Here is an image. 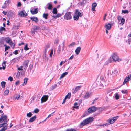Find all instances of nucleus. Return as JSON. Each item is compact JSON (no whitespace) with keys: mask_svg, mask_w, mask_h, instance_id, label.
Here are the masks:
<instances>
[{"mask_svg":"<svg viewBox=\"0 0 131 131\" xmlns=\"http://www.w3.org/2000/svg\"><path fill=\"white\" fill-rule=\"evenodd\" d=\"M7 116L4 115L2 116L0 118V128L2 127L7 126V125L5 122L7 120Z\"/></svg>","mask_w":131,"mask_h":131,"instance_id":"1","label":"nucleus"},{"mask_svg":"<svg viewBox=\"0 0 131 131\" xmlns=\"http://www.w3.org/2000/svg\"><path fill=\"white\" fill-rule=\"evenodd\" d=\"M94 119L93 117H89L84 120L80 124L81 126H83L90 123L92 122Z\"/></svg>","mask_w":131,"mask_h":131,"instance_id":"2","label":"nucleus"},{"mask_svg":"<svg viewBox=\"0 0 131 131\" xmlns=\"http://www.w3.org/2000/svg\"><path fill=\"white\" fill-rule=\"evenodd\" d=\"M82 16L81 14L78 10H76L75 14L74 15V20H78L79 17H81Z\"/></svg>","mask_w":131,"mask_h":131,"instance_id":"3","label":"nucleus"},{"mask_svg":"<svg viewBox=\"0 0 131 131\" xmlns=\"http://www.w3.org/2000/svg\"><path fill=\"white\" fill-rule=\"evenodd\" d=\"M111 56L114 62H119L121 61V60L119 58L116 53L113 54L111 55Z\"/></svg>","mask_w":131,"mask_h":131,"instance_id":"4","label":"nucleus"},{"mask_svg":"<svg viewBox=\"0 0 131 131\" xmlns=\"http://www.w3.org/2000/svg\"><path fill=\"white\" fill-rule=\"evenodd\" d=\"M118 116H117L111 118H109L107 121L109 124H113L118 118Z\"/></svg>","mask_w":131,"mask_h":131,"instance_id":"5","label":"nucleus"},{"mask_svg":"<svg viewBox=\"0 0 131 131\" xmlns=\"http://www.w3.org/2000/svg\"><path fill=\"white\" fill-rule=\"evenodd\" d=\"M44 53H47L50 50L49 44H48L46 45L44 47Z\"/></svg>","mask_w":131,"mask_h":131,"instance_id":"6","label":"nucleus"},{"mask_svg":"<svg viewBox=\"0 0 131 131\" xmlns=\"http://www.w3.org/2000/svg\"><path fill=\"white\" fill-rule=\"evenodd\" d=\"M71 18V14L70 12H67L64 16V18L66 20L70 19Z\"/></svg>","mask_w":131,"mask_h":131,"instance_id":"7","label":"nucleus"},{"mask_svg":"<svg viewBox=\"0 0 131 131\" xmlns=\"http://www.w3.org/2000/svg\"><path fill=\"white\" fill-rule=\"evenodd\" d=\"M18 15L21 17H25L27 15L26 13L24 10L19 12L18 13Z\"/></svg>","mask_w":131,"mask_h":131,"instance_id":"8","label":"nucleus"},{"mask_svg":"<svg viewBox=\"0 0 131 131\" xmlns=\"http://www.w3.org/2000/svg\"><path fill=\"white\" fill-rule=\"evenodd\" d=\"M40 29V28L38 26H34L33 28L31 30V32L33 34H35V31H39Z\"/></svg>","mask_w":131,"mask_h":131,"instance_id":"9","label":"nucleus"},{"mask_svg":"<svg viewBox=\"0 0 131 131\" xmlns=\"http://www.w3.org/2000/svg\"><path fill=\"white\" fill-rule=\"evenodd\" d=\"M96 108L94 106L90 107L88 110V112L89 113L94 112L96 110Z\"/></svg>","mask_w":131,"mask_h":131,"instance_id":"10","label":"nucleus"},{"mask_svg":"<svg viewBox=\"0 0 131 131\" xmlns=\"http://www.w3.org/2000/svg\"><path fill=\"white\" fill-rule=\"evenodd\" d=\"M49 97L48 95H45L43 96L41 98V103H43L47 100Z\"/></svg>","mask_w":131,"mask_h":131,"instance_id":"11","label":"nucleus"},{"mask_svg":"<svg viewBox=\"0 0 131 131\" xmlns=\"http://www.w3.org/2000/svg\"><path fill=\"white\" fill-rule=\"evenodd\" d=\"M131 79V74L128 75V77H126L124 80L123 82V85H124L126 83L129 81Z\"/></svg>","mask_w":131,"mask_h":131,"instance_id":"12","label":"nucleus"},{"mask_svg":"<svg viewBox=\"0 0 131 131\" xmlns=\"http://www.w3.org/2000/svg\"><path fill=\"white\" fill-rule=\"evenodd\" d=\"M100 83L102 86H106V82L105 79L103 77L101 78Z\"/></svg>","mask_w":131,"mask_h":131,"instance_id":"13","label":"nucleus"},{"mask_svg":"<svg viewBox=\"0 0 131 131\" xmlns=\"http://www.w3.org/2000/svg\"><path fill=\"white\" fill-rule=\"evenodd\" d=\"M29 62L28 60H25L23 63V66L24 67L26 68L28 66V65Z\"/></svg>","mask_w":131,"mask_h":131,"instance_id":"14","label":"nucleus"},{"mask_svg":"<svg viewBox=\"0 0 131 131\" xmlns=\"http://www.w3.org/2000/svg\"><path fill=\"white\" fill-rule=\"evenodd\" d=\"M38 8H36L34 9L31 10L30 12L32 14H37L38 12Z\"/></svg>","mask_w":131,"mask_h":131,"instance_id":"15","label":"nucleus"},{"mask_svg":"<svg viewBox=\"0 0 131 131\" xmlns=\"http://www.w3.org/2000/svg\"><path fill=\"white\" fill-rule=\"evenodd\" d=\"M112 25L110 23L105 25V27L106 28V29H108V30H110L111 28Z\"/></svg>","mask_w":131,"mask_h":131,"instance_id":"16","label":"nucleus"},{"mask_svg":"<svg viewBox=\"0 0 131 131\" xmlns=\"http://www.w3.org/2000/svg\"><path fill=\"white\" fill-rule=\"evenodd\" d=\"M8 3L9 2L8 0L6 1L4 4L3 6H2V8L4 9L8 5Z\"/></svg>","mask_w":131,"mask_h":131,"instance_id":"17","label":"nucleus"},{"mask_svg":"<svg viewBox=\"0 0 131 131\" xmlns=\"http://www.w3.org/2000/svg\"><path fill=\"white\" fill-rule=\"evenodd\" d=\"M81 48L80 47H78L75 50V52L77 55H78L80 51Z\"/></svg>","mask_w":131,"mask_h":131,"instance_id":"18","label":"nucleus"},{"mask_svg":"<svg viewBox=\"0 0 131 131\" xmlns=\"http://www.w3.org/2000/svg\"><path fill=\"white\" fill-rule=\"evenodd\" d=\"M36 118V115L34 116L30 119L29 120V122H33L35 120Z\"/></svg>","mask_w":131,"mask_h":131,"instance_id":"19","label":"nucleus"},{"mask_svg":"<svg viewBox=\"0 0 131 131\" xmlns=\"http://www.w3.org/2000/svg\"><path fill=\"white\" fill-rule=\"evenodd\" d=\"M97 4L96 3H93L92 6V10L94 11L95 10V8L97 6Z\"/></svg>","mask_w":131,"mask_h":131,"instance_id":"20","label":"nucleus"},{"mask_svg":"<svg viewBox=\"0 0 131 131\" xmlns=\"http://www.w3.org/2000/svg\"><path fill=\"white\" fill-rule=\"evenodd\" d=\"M30 19L36 22H37L38 21V19L36 17H30Z\"/></svg>","mask_w":131,"mask_h":131,"instance_id":"21","label":"nucleus"},{"mask_svg":"<svg viewBox=\"0 0 131 131\" xmlns=\"http://www.w3.org/2000/svg\"><path fill=\"white\" fill-rule=\"evenodd\" d=\"M80 103L79 104L77 102L75 103L74 104V106H73V108L77 109H78L80 105Z\"/></svg>","mask_w":131,"mask_h":131,"instance_id":"22","label":"nucleus"},{"mask_svg":"<svg viewBox=\"0 0 131 131\" xmlns=\"http://www.w3.org/2000/svg\"><path fill=\"white\" fill-rule=\"evenodd\" d=\"M19 58V57L13 59L12 60L11 62H13L14 63H15L16 62H18Z\"/></svg>","mask_w":131,"mask_h":131,"instance_id":"23","label":"nucleus"},{"mask_svg":"<svg viewBox=\"0 0 131 131\" xmlns=\"http://www.w3.org/2000/svg\"><path fill=\"white\" fill-rule=\"evenodd\" d=\"M24 74V73L21 72L20 73L19 72H18L16 75V77L17 78H19L21 75H23Z\"/></svg>","mask_w":131,"mask_h":131,"instance_id":"24","label":"nucleus"},{"mask_svg":"<svg viewBox=\"0 0 131 131\" xmlns=\"http://www.w3.org/2000/svg\"><path fill=\"white\" fill-rule=\"evenodd\" d=\"M28 79L27 78H25L24 80V82L22 84V85L23 86H24L26 85V84L27 83V81H28Z\"/></svg>","mask_w":131,"mask_h":131,"instance_id":"25","label":"nucleus"},{"mask_svg":"<svg viewBox=\"0 0 131 131\" xmlns=\"http://www.w3.org/2000/svg\"><path fill=\"white\" fill-rule=\"evenodd\" d=\"M5 39L6 42L8 44L12 41L11 39L9 37H7Z\"/></svg>","mask_w":131,"mask_h":131,"instance_id":"26","label":"nucleus"},{"mask_svg":"<svg viewBox=\"0 0 131 131\" xmlns=\"http://www.w3.org/2000/svg\"><path fill=\"white\" fill-rule=\"evenodd\" d=\"M90 96V94L89 92H87L85 94L84 96V98L85 99H87Z\"/></svg>","mask_w":131,"mask_h":131,"instance_id":"27","label":"nucleus"},{"mask_svg":"<svg viewBox=\"0 0 131 131\" xmlns=\"http://www.w3.org/2000/svg\"><path fill=\"white\" fill-rule=\"evenodd\" d=\"M47 5L48 6L47 7V8L48 10H51L52 7V5L50 3L48 4Z\"/></svg>","mask_w":131,"mask_h":131,"instance_id":"28","label":"nucleus"},{"mask_svg":"<svg viewBox=\"0 0 131 131\" xmlns=\"http://www.w3.org/2000/svg\"><path fill=\"white\" fill-rule=\"evenodd\" d=\"M9 92V90L6 89L4 91V96H6L7 95Z\"/></svg>","mask_w":131,"mask_h":131,"instance_id":"29","label":"nucleus"},{"mask_svg":"<svg viewBox=\"0 0 131 131\" xmlns=\"http://www.w3.org/2000/svg\"><path fill=\"white\" fill-rule=\"evenodd\" d=\"M68 74L67 72H66L62 73L60 77V79L62 78H63L65 76L67 75Z\"/></svg>","mask_w":131,"mask_h":131,"instance_id":"30","label":"nucleus"},{"mask_svg":"<svg viewBox=\"0 0 131 131\" xmlns=\"http://www.w3.org/2000/svg\"><path fill=\"white\" fill-rule=\"evenodd\" d=\"M5 28L3 27H1L0 28V32L1 34L3 33V31H5Z\"/></svg>","mask_w":131,"mask_h":131,"instance_id":"31","label":"nucleus"},{"mask_svg":"<svg viewBox=\"0 0 131 131\" xmlns=\"http://www.w3.org/2000/svg\"><path fill=\"white\" fill-rule=\"evenodd\" d=\"M81 87V86H79L76 87L74 91L73 92V93H74L75 92H76L80 90Z\"/></svg>","mask_w":131,"mask_h":131,"instance_id":"32","label":"nucleus"},{"mask_svg":"<svg viewBox=\"0 0 131 131\" xmlns=\"http://www.w3.org/2000/svg\"><path fill=\"white\" fill-rule=\"evenodd\" d=\"M114 96L116 100H118L120 96L119 95V94L117 93H116L115 94Z\"/></svg>","mask_w":131,"mask_h":131,"instance_id":"33","label":"nucleus"},{"mask_svg":"<svg viewBox=\"0 0 131 131\" xmlns=\"http://www.w3.org/2000/svg\"><path fill=\"white\" fill-rule=\"evenodd\" d=\"M125 21V19L123 18H122L121 19V22L119 23V24L122 25L124 23Z\"/></svg>","mask_w":131,"mask_h":131,"instance_id":"34","label":"nucleus"},{"mask_svg":"<svg viewBox=\"0 0 131 131\" xmlns=\"http://www.w3.org/2000/svg\"><path fill=\"white\" fill-rule=\"evenodd\" d=\"M6 82L4 81H2L1 82V84L2 88H4L5 87Z\"/></svg>","mask_w":131,"mask_h":131,"instance_id":"35","label":"nucleus"},{"mask_svg":"<svg viewBox=\"0 0 131 131\" xmlns=\"http://www.w3.org/2000/svg\"><path fill=\"white\" fill-rule=\"evenodd\" d=\"M43 18H45V19H47L48 16V14L47 13H44L43 14Z\"/></svg>","mask_w":131,"mask_h":131,"instance_id":"36","label":"nucleus"},{"mask_svg":"<svg viewBox=\"0 0 131 131\" xmlns=\"http://www.w3.org/2000/svg\"><path fill=\"white\" fill-rule=\"evenodd\" d=\"M52 12L54 14H56L57 13V11L56 8H54L53 9Z\"/></svg>","mask_w":131,"mask_h":131,"instance_id":"37","label":"nucleus"},{"mask_svg":"<svg viewBox=\"0 0 131 131\" xmlns=\"http://www.w3.org/2000/svg\"><path fill=\"white\" fill-rule=\"evenodd\" d=\"M6 63V61L2 63V66H3V69L4 70L6 67V65L5 64Z\"/></svg>","mask_w":131,"mask_h":131,"instance_id":"38","label":"nucleus"},{"mask_svg":"<svg viewBox=\"0 0 131 131\" xmlns=\"http://www.w3.org/2000/svg\"><path fill=\"white\" fill-rule=\"evenodd\" d=\"M7 126H5L2 128L0 131H5L7 129Z\"/></svg>","mask_w":131,"mask_h":131,"instance_id":"39","label":"nucleus"},{"mask_svg":"<svg viewBox=\"0 0 131 131\" xmlns=\"http://www.w3.org/2000/svg\"><path fill=\"white\" fill-rule=\"evenodd\" d=\"M117 73V71L116 70H115L113 71L112 73L111 74L113 76L115 75Z\"/></svg>","mask_w":131,"mask_h":131,"instance_id":"40","label":"nucleus"},{"mask_svg":"<svg viewBox=\"0 0 131 131\" xmlns=\"http://www.w3.org/2000/svg\"><path fill=\"white\" fill-rule=\"evenodd\" d=\"M4 43V40L3 39L0 40V46H1Z\"/></svg>","mask_w":131,"mask_h":131,"instance_id":"41","label":"nucleus"},{"mask_svg":"<svg viewBox=\"0 0 131 131\" xmlns=\"http://www.w3.org/2000/svg\"><path fill=\"white\" fill-rule=\"evenodd\" d=\"M108 62H110V63H112L113 61V59L111 56L110 57V58L108 59Z\"/></svg>","mask_w":131,"mask_h":131,"instance_id":"42","label":"nucleus"},{"mask_svg":"<svg viewBox=\"0 0 131 131\" xmlns=\"http://www.w3.org/2000/svg\"><path fill=\"white\" fill-rule=\"evenodd\" d=\"M71 95V93H69L65 97L69 99L70 98Z\"/></svg>","mask_w":131,"mask_h":131,"instance_id":"43","label":"nucleus"},{"mask_svg":"<svg viewBox=\"0 0 131 131\" xmlns=\"http://www.w3.org/2000/svg\"><path fill=\"white\" fill-rule=\"evenodd\" d=\"M89 113L88 112L86 111L85 112V113L83 114L82 116L84 117L85 116H86L87 115L89 114Z\"/></svg>","mask_w":131,"mask_h":131,"instance_id":"44","label":"nucleus"},{"mask_svg":"<svg viewBox=\"0 0 131 131\" xmlns=\"http://www.w3.org/2000/svg\"><path fill=\"white\" fill-rule=\"evenodd\" d=\"M32 115V114L30 112L27 114L26 116L29 117H30Z\"/></svg>","mask_w":131,"mask_h":131,"instance_id":"45","label":"nucleus"},{"mask_svg":"<svg viewBox=\"0 0 131 131\" xmlns=\"http://www.w3.org/2000/svg\"><path fill=\"white\" fill-rule=\"evenodd\" d=\"M27 46L28 44H26L24 47V50H27L29 49V48Z\"/></svg>","mask_w":131,"mask_h":131,"instance_id":"46","label":"nucleus"},{"mask_svg":"<svg viewBox=\"0 0 131 131\" xmlns=\"http://www.w3.org/2000/svg\"><path fill=\"white\" fill-rule=\"evenodd\" d=\"M4 46L5 47V51L9 49L10 48L9 46H7L6 45H4Z\"/></svg>","mask_w":131,"mask_h":131,"instance_id":"47","label":"nucleus"},{"mask_svg":"<svg viewBox=\"0 0 131 131\" xmlns=\"http://www.w3.org/2000/svg\"><path fill=\"white\" fill-rule=\"evenodd\" d=\"M54 112H52L51 114H50L48 116V117L46 118V119H48L50 117H51L52 116H53V114L54 113Z\"/></svg>","mask_w":131,"mask_h":131,"instance_id":"48","label":"nucleus"},{"mask_svg":"<svg viewBox=\"0 0 131 131\" xmlns=\"http://www.w3.org/2000/svg\"><path fill=\"white\" fill-rule=\"evenodd\" d=\"M9 44L10 45V46L14 48V44L12 42V41L10 43H9Z\"/></svg>","mask_w":131,"mask_h":131,"instance_id":"49","label":"nucleus"},{"mask_svg":"<svg viewBox=\"0 0 131 131\" xmlns=\"http://www.w3.org/2000/svg\"><path fill=\"white\" fill-rule=\"evenodd\" d=\"M39 111V110L37 108L35 109L33 111V112L35 113H37Z\"/></svg>","mask_w":131,"mask_h":131,"instance_id":"50","label":"nucleus"},{"mask_svg":"<svg viewBox=\"0 0 131 131\" xmlns=\"http://www.w3.org/2000/svg\"><path fill=\"white\" fill-rule=\"evenodd\" d=\"M128 12V11L127 10H122V13H124V14L127 13Z\"/></svg>","mask_w":131,"mask_h":131,"instance_id":"51","label":"nucleus"},{"mask_svg":"<svg viewBox=\"0 0 131 131\" xmlns=\"http://www.w3.org/2000/svg\"><path fill=\"white\" fill-rule=\"evenodd\" d=\"M53 50L52 49L51 51L50 54L49 55L50 57V58H52V55H53Z\"/></svg>","mask_w":131,"mask_h":131,"instance_id":"52","label":"nucleus"},{"mask_svg":"<svg viewBox=\"0 0 131 131\" xmlns=\"http://www.w3.org/2000/svg\"><path fill=\"white\" fill-rule=\"evenodd\" d=\"M23 66H20V67H17V69L19 71H22L23 70Z\"/></svg>","mask_w":131,"mask_h":131,"instance_id":"53","label":"nucleus"},{"mask_svg":"<svg viewBox=\"0 0 131 131\" xmlns=\"http://www.w3.org/2000/svg\"><path fill=\"white\" fill-rule=\"evenodd\" d=\"M108 125H109V124H108V123H106L102 125H101L100 126H108Z\"/></svg>","mask_w":131,"mask_h":131,"instance_id":"54","label":"nucleus"},{"mask_svg":"<svg viewBox=\"0 0 131 131\" xmlns=\"http://www.w3.org/2000/svg\"><path fill=\"white\" fill-rule=\"evenodd\" d=\"M75 44L74 42H73L69 45V47H73Z\"/></svg>","mask_w":131,"mask_h":131,"instance_id":"55","label":"nucleus"},{"mask_svg":"<svg viewBox=\"0 0 131 131\" xmlns=\"http://www.w3.org/2000/svg\"><path fill=\"white\" fill-rule=\"evenodd\" d=\"M47 53H44V54H43V58L44 59H47L48 58L46 56V55H47Z\"/></svg>","mask_w":131,"mask_h":131,"instance_id":"56","label":"nucleus"},{"mask_svg":"<svg viewBox=\"0 0 131 131\" xmlns=\"http://www.w3.org/2000/svg\"><path fill=\"white\" fill-rule=\"evenodd\" d=\"M66 131H76V130L73 129H68Z\"/></svg>","mask_w":131,"mask_h":131,"instance_id":"57","label":"nucleus"},{"mask_svg":"<svg viewBox=\"0 0 131 131\" xmlns=\"http://www.w3.org/2000/svg\"><path fill=\"white\" fill-rule=\"evenodd\" d=\"M110 63V62H108V60H107L106 61L105 64L104 65L107 66L108 65L109 63Z\"/></svg>","mask_w":131,"mask_h":131,"instance_id":"58","label":"nucleus"},{"mask_svg":"<svg viewBox=\"0 0 131 131\" xmlns=\"http://www.w3.org/2000/svg\"><path fill=\"white\" fill-rule=\"evenodd\" d=\"M66 61H62L60 62V63L59 65L60 66H61L62 65V64H64L65 63Z\"/></svg>","mask_w":131,"mask_h":131,"instance_id":"59","label":"nucleus"},{"mask_svg":"<svg viewBox=\"0 0 131 131\" xmlns=\"http://www.w3.org/2000/svg\"><path fill=\"white\" fill-rule=\"evenodd\" d=\"M121 92L123 93L124 94L125 93H127V90H122Z\"/></svg>","mask_w":131,"mask_h":131,"instance_id":"60","label":"nucleus"},{"mask_svg":"<svg viewBox=\"0 0 131 131\" xmlns=\"http://www.w3.org/2000/svg\"><path fill=\"white\" fill-rule=\"evenodd\" d=\"M8 80H10V81H12L13 80V78L11 76H10L8 78Z\"/></svg>","mask_w":131,"mask_h":131,"instance_id":"61","label":"nucleus"},{"mask_svg":"<svg viewBox=\"0 0 131 131\" xmlns=\"http://www.w3.org/2000/svg\"><path fill=\"white\" fill-rule=\"evenodd\" d=\"M61 14H58L57 15H56L55 17H56V18H58L59 17H60L61 16Z\"/></svg>","mask_w":131,"mask_h":131,"instance_id":"62","label":"nucleus"},{"mask_svg":"<svg viewBox=\"0 0 131 131\" xmlns=\"http://www.w3.org/2000/svg\"><path fill=\"white\" fill-rule=\"evenodd\" d=\"M13 54L15 55L17 54H18V51L17 50H15L14 52H13Z\"/></svg>","mask_w":131,"mask_h":131,"instance_id":"63","label":"nucleus"},{"mask_svg":"<svg viewBox=\"0 0 131 131\" xmlns=\"http://www.w3.org/2000/svg\"><path fill=\"white\" fill-rule=\"evenodd\" d=\"M21 5V4L20 2H19L17 4V6L18 7H20Z\"/></svg>","mask_w":131,"mask_h":131,"instance_id":"64","label":"nucleus"}]
</instances>
